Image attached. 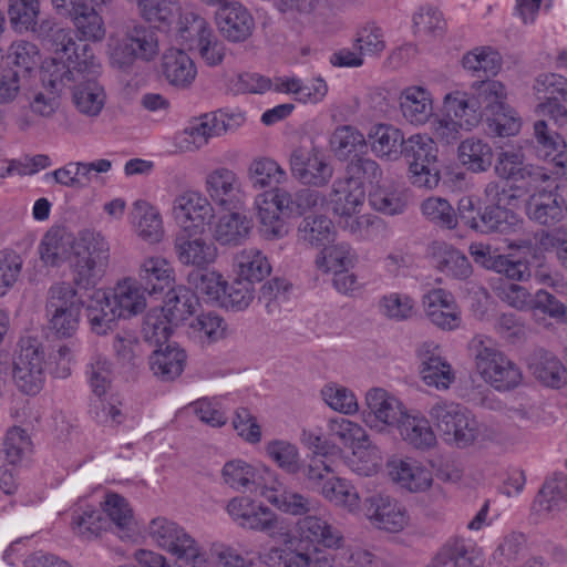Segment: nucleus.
Here are the masks:
<instances>
[{
    "label": "nucleus",
    "instance_id": "obj_54",
    "mask_svg": "<svg viewBox=\"0 0 567 567\" xmlns=\"http://www.w3.org/2000/svg\"><path fill=\"white\" fill-rule=\"evenodd\" d=\"M261 496L279 511L293 516H305L316 509L319 503L292 491L278 493L275 486H264Z\"/></svg>",
    "mask_w": 567,
    "mask_h": 567
},
{
    "label": "nucleus",
    "instance_id": "obj_19",
    "mask_svg": "<svg viewBox=\"0 0 567 567\" xmlns=\"http://www.w3.org/2000/svg\"><path fill=\"white\" fill-rule=\"evenodd\" d=\"M205 190L208 199L225 209H238L245 206L247 193L240 176L231 168L218 166L207 173Z\"/></svg>",
    "mask_w": 567,
    "mask_h": 567
},
{
    "label": "nucleus",
    "instance_id": "obj_57",
    "mask_svg": "<svg viewBox=\"0 0 567 567\" xmlns=\"http://www.w3.org/2000/svg\"><path fill=\"white\" fill-rule=\"evenodd\" d=\"M336 229L330 218L324 215L307 216L298 227V237L311 247H323L334 238Z\"/></svg>",
    "mask_w": 567,
    "mask_h": 567
},
{
    "label": "nucleus",
    "instance_id": "obj_51",
    "mask_svg": "<svg viewBox=\"0 0 567 567\" xmlns=\"http://www.w3.org/2000/svg\"><path fill=\"white\" fill-rule=\"evenodd\" d=\"M186 354L176 343L158 347L150 358V365L155 375L163 380H173L184 369Z\"/></svg>",
    "mask_w": 567,
    "mask_h": 567
},
{
    "label": "nucleus",
    "instance_id": "obj_16",
    "mask_svg": "<svg viewBox=\"0 0 567 567\" xmlns=\"http://www.w3.org/2000/svg\"><path fill=\"white\" fill-rule=\"evenodd\" d=\"M146 535L158 548L174 557L177 567H190L199 548L197 540L175 522L158 516L146 528Z\"/></svg>",
    "mask_w": 567,
    "mask_h": 567
},
{
    "label": "nucleus",
    "instance_id": "obj_22",
    "mask_svg": "<svg viewBox=\"0 0 567 567\" xmlns=\"http://www.w3.org/2000/svg\"><path fill=\"white\" fill-rule=\"evenodd\" d=\"M291 536L300 544L321 546L327 549H339L344 543L342 533L326 516L312 512L297 520L295 534Z\"/></svg>",
    "mask_w": 567,
    "mask_h": 567
},
{
    "label": "nucleus",
    "instance_id": "obj_50",
    "mask_svg": "<svg viewBox=\"0 0 567 567\" xmlns=\"http://www.w3.org/2000/svg\"><path fill=\"white\" fill-rule=\"evenodd\" d=\"M235 269L238 278L259 282L271 272V266L267 256L256 247L244 248L235 256Z\"/></svg>",
    "mask_w": 567,
    "mask_h": 567
},
{
    "label": "nucleus",
    "instance_id": "obj_46",
    "mask_svg": "<svg viewBox=\"0 0 567 567\" xmlns=\"http://www.w3.org/2000/svg\"><path fill=\"white\" fill-rule=\"evenodd\" d=\"M506 90L502 84V96L492 105H486V121L488 128L497 136H513L520 130V118L516 112L505 103Z\"/></svg>",
    "mask_w": 567,
    "mask_h": 567
},
{
    "label": "nucleus",
    "instance_id": "obj_3",
    "mask_svg": "<svg viewBox=\"0 0 567 567\" xmlns=\"http://www.w3.org/2000/svg\"><path fill=\"white\" fill-rule=\"evenodd\" d=\"M74 39L70 30L59 29L53 34V56L42 64V86L30 97L31 111L42 117H51L60 107L62 92L72 85L74 75L79 72L70 71L65 58L71 56L70 50Z\"/></svg>",
    "mask_w": 567,
    "mask_h": 567
},
{
    "label": "nucleus",
    "instance_id": "obj_63",
    "mask_svg": "<svg viewBox=\"0 0 567 567\" xmlns=\"http://www.w3.org/2000/svg\"><path fill=\"white\" fill-rule=\"evenodd\" d=\"M197 305L196 295L185 286H178L168 291L162 309L172 321L179 323L195 311Z\"/></svg>",
    "mask_w": 567,
    "mask_h": 567
},
{
    "label": "nucleus",
    "instance_id": "obj_62",
    "mask_svg": "<svg viewBox=\"0 0 567 567\" xmlns=\"http://www.w3.org/2000/svg\"><path fill=\"white\" fill-rule=\"evenodd\" d=\"M70 18L80 40L100 42L104 39L106 33L104 20L90 4L74 12Z\"/></svg>",
    "mask_w": 567,
    "mask_h": 567
},
{
    "label": "nucleus",
    "instance_id": "obj_58",
    "mask_svg": "<svg viewBox=\"0 0 567 567\" xmlns=\"http://www.w3.org/2000/svg\"><path fill=\"white\" fill-rule=\"evenodd\" d=\"M243 529L266 533L270 537H282L287 534V526L272 509L264 503L256 501L251 515L244 523Z\"/></svg>",
    "mask_w": 567,
    "mask_h": 567
},
{
    "label": "nucleus",
    "instance_id": "obj_37",
    "mask_svg": "<svg viewBox=\"0 0 567 567\" xmlns=\"http://www.w3.org/2000/svg\"><path fill=\"white\" fill-rule=\"evenodd\" d=\"M190 567H258L250 551L243 555L237 548L226 543H214L206 553L199 546Z\"/></svg>",
    "mask_w": 567,
    "mask_h": 567
},
{
    "label": "nucleus",
    "instance_id": "obj_38",
    "mask_svg": "<svg viewBox=\"0 0 567 567\" xmlns=\"http://www.w3.org/2000/svg\"><path fill=\"white\" fill-rule=\"evenodd\" d=\"M246 176L251 187L256 190H270L281 188L288 181L287 171L272 157L259 155L247 165Z\"/></svg>",
    "mask_w": 567,
    "mask_h": 567
},
{
    "label": "nucleus",
    "instance_id": "obj_30",
    "mask_svg": "<svg viewBox=\"0 0 567 567\" xmlns=\"http://www.w3.org/2000/svg\"><path fill=\"white\" fill-rule=\"evenodd\" d=\"M216 23L220 33L233 42L245 41L254 29L251 14L237 1H227L218 8Z\"/></svg>",
    "mask_w": 567,
    "mask_h": 567
},
{
    "label": "nucleus",
    "instance_id": "obj_55",
    "mask_svg": "<svg viewBox=\"0 0 567 567\" xmlns=\"http://www.w3.org/2000/svg\"><path fill=\"white\" fill-rule=\"evenodd\" d=\"M212 34L210 25L198 12L185 10L181 13L176 35L183 45L193 50Z\"/></svg>",
    "mask_w": 567,
    "mask_h": 567
},
{
    "label": "nucleus",
    "instance_id": "obj_27",
    "mask_svg": "<svg viewBox=\"0 0 567 567\" xmlns=\"http://www.w3.org/2000/svg\"><path fill=\"white\" fill-rule=\"evenodd\" d=\"M420 374L424 383L437 390H446L455 375L451 364L441 355L440 348L433 342L423 343L419 351Z\"/></svg>",
    "mask_w": 567,
    "mask_h": 567
},
{
    "label": "nucleus",
    "instance_id": "obj_4",
    "mask_svg": "<svg viewBox=\"0 0 567 567\" xmlns=\"http://www.w3.org/2000/svg\"><path fill=\"white\" fill-rule=\"evenodd\" d=\"M70 55L65 58L69 70L81 72L79 76L74 75L72 85L68 87L73 90V103L81 114L97 116L105 104L104 90L96 82L101 64L90 44H78L74 41Z\"/></svg>",
    "mask_w": 567,
    "mask_h": 567
},
{
    "label": "nucleus",
    "instance_id": "obj_64",
    "mask_svg": "<svg viewBox=\"0 0 567 567\" xmlns=\"http://www.w3.org/2000/svg\"><path fill=\"white\" fill-rule=\"evenodd\" d=\"M379 313L395 322L406 321L415 315V301L402 292H389L378 300Z\"/></svg>",
    "mask_w": 567,
    "mask_h": 567
},
{
    "label": "nucleus",
    "instance_id": "obj_49",
    "mask_svg": "<svg viewBox=\"0 0 567 567\" xmlns=\"http://www.w3.org/2000/svg\"><path fill=\"white\" fill-rule=\"evenodd\" d=\"M534 138L536 154L539 158L554 165L561 163L567 150L566 142L559 133L549 127L546 121L535 122Z\"/></svg>",
    "mask_w": 567,
    "mask_h": 567
},
{
    "label": "nucleus",
    "instance_id": "obj_18",
    "mask_svg": "<svg viewBox=\"0 0 567 567\" xmlns=\"http://www.w3.org/2000/svg\"><path fill=\"white\" fill-rule=\"evenodd\" d=\"M363 422L371 430L389 433L408 411L403 402L382 388H372L365 393Z\"/></svg>",
    "mask_w": 567,
    "mask_h": 567
},
{
    "label": "nucleus",
    "instance_id": "obj_17",
    "mask_svg": "<svg viewBox=\"0 0 567 567\" xmlns=\"http://www.w3.org/2000/svg\"><path fill=\"white\" fill-rule=\"evenodd\" d=\"M171 214L185 233H204L210 224L215 209L212 202L195 189H186L175 196Z\"/></svg>",
    "mask_w": 567,
    "mask_h": 567
},
{
    "label": "nucleus",
    "instance_id": "obj_61",
    "mask_svg": "<svg viewBox=\"0 0 567 567\" xmlns=\"http://www.w3.org/2000/svg\"><path fill=\"white\" fill-rule=\"evenodd\" d=\"M316 267L323 274L349 269L354 264V254L346 243L323 246L316 257Z\"/></svg>",
    "mask_w": 567,
    "mask_h": 567
},
{
    "label": "nucleus",
    "instance_id": "obj_5",
    "mask_svg": "<svg viewBox=\"0 0 567 567\" xmlns=\"http://www.w3.org/2000/svg\"><path fill=\"white\" fill-rule=\"evenodd\" d=\"M110 64L130 72L137 62L150 63L159 54V41L155 29L133 23L112 33L106 43Z\"/></svg>",
    "mask_w": 567,
    "mask_h": 567
},
{
    "label": "nucleus",
    "instance_id": "obj_24",
    "mask_svg": "<svg viewBox=\"0 0 567 567\" xmlns=\"http://www.w3.org/2000/svg\"><path fill=\"white\" fill-rule=\"evenodd\" d=\"M274 478L275 473L268 467L256 466L245 460L234 458L226 462L221 470L223 482L234 491H259L268 486L266 477Z\"/></svg>",
    "mask_w": 567,
    "mask_h": 567
},
{
    "label": "nucleus",
    "instance_id": "obj_47",
    "mask_svg": "<svg viewBox=\"0 0 567 567\" xmlns=\"http://www.w3.org/2000/svg\"><path fill=\"white\" fill-rule=\"evenodd\" d=\"M452 561L455 567H483L484 557L481 549L471 543L455 538L449 540L435 557L437 566Z\"/></svg>",
    "mask_w": 567,
    "mask_h": 567
},
{
    "label": "nucleus",
    "instance_id": "obj_13",
    "mask_svg": "<svg viewBox=\"0 0 567 567\" xmlns=\"http://www.w3.org/2000/svg\"><path fill=\"white\" fill-rule=\"evenodd\" d=\"M437 146L433 137L427 134H412L405 140L402 155L409 164L411 183L419 188L433 189L441 179L435 164L437 162Z\"/></svg>",
    "mask_w": 567,
    "mask_h": 567
},
{
    "label": "nucleus",
    "instance_id": "obj_10",
    "mask_svg": "<svg viewBox=\"0 0 567 567\" xmlns=\"http://www.w3.org/2000/svg\"><path fill=\"white\" fill-rule=\"evenodd\" d=\"M90 388L96 396L91 404L95 420L103 424L118 425L126 417L123 403L117 395L107 396L112 383V364L100 353L91 357L85 370Z\"/></svg>",
    "mask_w": 567,
    "mask_h": 567
},
{
    "label": "nucleus",
    "instance_id": "obj_1",
    "mask_svg": "<svg viewBox=\"0 0 567 567\" xmlns=\"http://www.w3.org/2000/svg\"><path fill=\"white\" fill-rule=\"evenodd\" d=\"M324 204V195L315 189L302 188L291 194L286 188H272L258 193L254 198L252 206L259 221L261 236L267 240H278L289 231L287 216L302 215L320 208Z\"/></svg>",
    "mask_w": 567,
    "mask_h": 567
},
{
    "label": "nucleus",
    "instance_id": "obj_39",
    "mask_svg": "<svg viewBox=\"0 0 567 567\" xmlns=\"http://www.w3.org/2000/svg\"><path fill=\"white\" fill-rule=\"evenodd\" d=\"M78 238L62 228H51L42 237L38 252L45 266L59 267L72 259Z\"/></svg>",
    "mask_w": 567,
    "mask_h": 567
},
{
    "label": "nucleus",
    "instance_id": "obj_48",
    "mask_svg": "<svg viewBox=\"0 0 567 567\" xmlns=\"http://www.w3.org/2000/svg\"><path fill=\"white\" fill-rule=\"evenodd\" d=\"M284 547L272 546L259 554L260 561L268 567H306L309 564L308 550L293 545V538L287 529L281 537Z\"/></svg>",
    "mask_w": 567,
    "mask_h": 567
},
{
    "label": "nucleus",
    "instance_id": "obj_45",
    "mask_svg": "<svg viewBox=\"0 0 567 567\" xmlns=\"http://www.w3.org/2000/svg\"><path fill=\"white\" fill-rule=\"evenodd\" d=\"M344 465L355 475L370 477L382 468L383 457L380 449L368 439L351 447V452L343 457Z\"/></svg>",
    "mask_w": 567,
    "mask_h": 567
},
{
    "label": "nucleus",
    "instance_id": "obj_12",
    "mask_svg": "<svg viewBox=\"0 0 567 567\" xmlns=\"http://www.w3.org/2000/svg\"><path fill=\"white\" fill-rule=\"evenodd\" d=\"M429 415L445 441L458 447L472 444L478 435L477 421L460 403L440 400L430 408Z\"/></svg>",
    "mask_w": 567,
    "mask_h": 567
},
{
    "label": "nucleus",
    "instance_id": "obj_35",
    "mask_svg": "<svg viewBox=\"0 0 567 567\" xmlns=\"http://www.w3.org/2000/svg\"><path fill=\"white\" fill-rule=\"evenodd\" d=\"M528 371L543 385L559 389L567 382V370L561 361L545 349L534 350L526 359Z\"/></svg>",
    "mask_w": 567,
    "mask_h": 567
},
{
    "label": "nucleus",
    "instance_id": "obj_36",
    "mask_svg": "<svg viewBox=\"0 0 567 567\" xmlns=\"http://www.w3.org/2000/svg\"><path fill=\"white\" fill-rule=\"evenodd\" d=\"M254 228L251 217L238 210L221 214L212 228L213 238L221 246H239Z\"/></svg>",
    "mask_w": 567,
    "mask_h": 567
},
{
    "label": "nucleus",
    "instance_id": "obj_6",
    "mask_svg": "<svg viewBox=\"0 0 567 567\" xmlns=\"http://www.w3.org/2000/svg\"><path fill=\"white\" fill-rule=\"evenodd\" d=\"M485 196L491 204L477 217L468 220V226L482 234L498 233L504 235L517 234L523 230L524 220L511 206L517 202V196L496 182L485 187Z\"/></svg>",
    "mask_w": 567,
    "mask_h": 567
},
{
    "label": "nucleus",
    "instance_id": "obj_15",
    "mask_svg": "<svg viewBox=\"0 0 567 567\" xmlns=\"http://www.w3.org/2000/svg\"><path fill=\"white\" fill-rule=\"evenodd\" d=\"M12 380L17 389L27 395H37L45 383V353L34 338H22L13 359Z\"/></svg>",
    "mask_w": 567,
    "mask_h": 567
},
{
    "label": "nucleus",
    "instance_id": "obj_52",
    "mask_svg": "<svg viewBox=\"0 0 567 567\" xmlns=\"http://www.w3.org/2000/svg\"><path fill=\"white\" fill-rule=\"evenodd\" d=\"M339 224L361 240H383L389 236L386 224L372 214H352L339 219Z\"/></svg>",
    "mask_w": 567,
    "mask_h": 567
},
{
    "label": "nucleus",
    "instance_id": "obj_11",
    "mask_svg": "<svg viewBox=\"0 0 567 567\" xmlns=\"http://www.w3.org/2000/svg\"><path fill=\"white\" fill-rule=\"evenodd\" d=\"M83 301L69 282H55L48 290L45 311L50 329L59 338H72L81 318Z\"/></svg>",
    "mask_w": 567,
    "mask_h": 567
},
{
    "label": "nucleus",
    "instance_id": "obj_53",
    "mask_svg": "<svg viewBox=\"0 0 567 567\" xmlns=\"http://www.w3.org/2000/svg\"><path fill=\"white\" fill-rule=\"evenodd\" d=\"M457 157L466 169L473 173H482L486 172L492 165L493 150L486 141L472 136L460 143Z\"/></svg>",
    "mask_w": 567,
    "mask_h": 567
},
{
    "label": "nucleus",
    "instance_id": "obj_14",
    "mask_svg": "<svg viewBox=\"0 0 567 567\" xmlns=\"http://www.w3.org/2000/svg\"><path fill=\"white\" fill-rule=\"evenodd\" d=\"M536 182L526 188L532 192L526 203V214L530 220L551 226L564 219L567 212L565 198L558 193L556 178L547 172H539Z\"/></svg>",
    "mask_w": 567,
    "mask_h": 567
},
{
    "label": "nucleus",
    "instance_id": "obj_56",
    "mask_svg": "<svg viewBox=\"0 0 567 567\" xmlns=\"http://www.w3.org/2000/svg\"><path fill=\"white\" fill-rule=\"evenodd\" d=\"M216 127L209 113L194 118L178 134V146L184 151H197L206 146L210 138L217 137Z\"/></svg>",
    "mask_w": 567,
    "mask_h": 567
},
{
    "label": "nucleus",
    "instance_id": "obj_33",
    "mask_svg": "<svg viewBox=\"0 0 567 567\" xmlns=\"http://www.w3.org/2000/svg\"><path fill=\"white\" fill-rule=\"evenodd\" d=\"M133 230L138 238L148 244H158L165 236L159 209L147 200H136L130 213Z\"/></svg>",
    "mask_w": 567,
    "mask_h": 567
},
{
    "label": "nucleus",
    "instance_id": "obj_26",
    "mask_svg": "<svg viewBox=\"0 0 567 567\" xmlns=\"http://www.w3.org/2000/svg\"><path fill=\"white\" fill-rule=\"evenodd\" d=\"M174 251L182 265L197 270L206 269L218 257V249L213 241L202 236L192 237L189 233L175 237Z\"/></svg>",
    "mask_w": 567,
    "mask_h": 567
},
{
    "label": "nucleus",
    "instance_id": "obj_42",
    "mask_svg": "<svg viewBox=\"0 0 567 567\" xmlns=\"http://www.w3.org/2000/svg\"><path fill=\"white\" fill-rule=\"evenodd\" d=\"M496 174L506 179L523 182L522 187L527 188L536 182V174L546 172L544 168L524 164V154L520 148H509L498 154L495 165Z\"/></svg>",
    "mask_w": 567,
    "mask_h": 567
},
{
    "label": "nucleus",
    "instance_id": "obj_7",
    "mask_svg": "<svg viewBox=\"0 0 567 567\" xmlns=\"http://www.w3.org/2000/svg\"><path fill=\"white\" fill-rule=\"evenodd\" d=\"M110 264V244L95 233H82L70 261L73 284L81 289L94 288L104 277Z\"/></svg>",
    "mask_w": 567,
    "mask_h": 567
},
{
    "label": "nucleus",
    "instance_id": "obj_25",
    "mask_svg": "<svg viewBox=\"0 0 567 567\" xmlns=\"http://www.w3.org/2000/svg\"><path fill=\"white\" fill-rule=\"evenodd\" d=\"M386 468L391 481L411 493L425 492L433 484L432 471L417 460L393 457Z\"/></svg>",
    "mask_w": 567,
    "mask_h": 567
},
{
    "label": "nucleus",
    "instance_id": "obj_23",
    "mask_svg": "<svg viewBox=\"0 0 567 567\" xmlns=\"http://www.w3.org/2000/svg\"><path fill=\"white\" fill-rule=\"evenodd\" d=\"M422 305L426 318L436 328L453 331L461 327L462 311L451 292L442 288L431 289L423 296Z\"/></svg>",
    "mask_w": 567,
    "mask_h": 567
},
{
    "label": "nucleus",
    "instance_id": "obj_21",
    "mask_svg": "<svg viewBox=\"0 0 567 567\" xmlns=\"http://www.w3.org/2000/svg\"><path fill=\"white\" fill-rule=\"evenodd\" d=\"M363 515L378 529L399 533L409 524L404 506L384 494H373L363 501Z\"/></svg>",
    "mask_w": 567,
    "mask_h": 567
},
{
    "label": "nucleus",
    "instance_id": "obj_59",
    "mask_svg": "<svg viewBox=\"0 0 567 567\" xmlns=\"http://www.w3.org/2000/svg\"><path fill=\"white\" fill-rule=\"evenodd\" d=\"M107 519L92 505H79L72 513V529L84 539H92L107 527Z\"/></svg>",
    "mask_w": 567,
    "mask_h": 567
},
{
    "label": "nucleus",
    "instance_id": "obj_41",
    "mask_svg": "<svg viewBox=\"0 0 567 567\" xmlns=\"http://www.w3.org/2000/svg\"><path fill=\"white\" fill-rule=\"evenodd\" d=\"M369 204L381 214L401 215L408 207V194L402 185L393 181H384L372 187L369 193Z\"/></svg>",
    "mask_w": 567,
    "mask_h": 567
},
{
    "label": "nucleus",
    "instance_id": "obj_8",
    "mask_svg": "<svg viewBox=\"0 0 567 567\" xmlns=\"http://www.w3.org/2000/svg\"><path fill=\"white\" fill-rule=\"evenodd\" d=\"M475 370L481 379L497 392L517 389L523 382L522 369L503 351L487 344L482 336L472 341Z\"/></svg>",
    "mask_w": 567,
    "mask_h": 567
},
{
    "label": "nucleus",
    "instance_id": "obj_28",
    "mask_svg": "<svg viewBox=\"0 0 567 567\" xmlns=\"http://www.w3.org/2000/svg\"><path fill=\"white\" fill-rule=\"evenodd\" d=\"M533 509L539 516L555 518L567 509V475L554 473L545 478L538 491Z\"/></svg>",
    "mask_w": 567,
    "mask_h": 567
},
{
    "label": "nucleus",
    "instance_id": "obj_32",
    "mask_svg": "<svg viewBox=\"0 0 567 567\" xmlns=\"http://www.w3.org/2000/svg\"><path fill=\"white\" fill-rule=\"evenodd\" d=\"M137 277L148 295L159 293L175 282V269L172 262L161 255L146 256L137 267Z\"/></svg>",
    "mask_w": 567,
    "mask_h": 567
},
{
    "label": "nucleus",
    "instance_id": "obj_40",
    "mask_svg": "<svg viewBox=\"0 0 567 567\" xmlns=\"http://www.w3.org/2000/svg\"><path fill=\"white\" fill-rule=\"evenodd\" d=\"M371 152L380 159L394 162L402 156L404 133L391 124H377L368 133Z\"/></svg>",
    "mask_w": 567,
    "mask_h": 567
},
{
    "label": "nucleus",
    "instance_id": "obj_60",
    "mask_svg": "<svg viewBox=\"0 0 567 567\" xmlns=\"http://www.w3.org/2000/svg\"><path fill=\"white\" fill-rule=\"evenodd\" d=\"M7 68H17L25 74L31 73L41 62V53L38 45L27 40H16L7 49L2 56Z\"/></svg>",
    "mask_w": 567,
    "mask_h": 567
},
{
    "label": "nucleus",
    "instance_id": "obj_2",
    "mask_svg": "<svg viewBox=\"0 0 567 567\" xmlns=\"http://www.w3.org/2000/svg\"><path fill=\"white\" fill-rule=\"evenodd\" d=\"M146 290L133 278L118 281L112 292L95 290L86 305V317L91 330L106 334L116 320L127 319L146 308Z\"/></svg>",
    "mask_w": 567,
    "mask_h": 567
},
{
    "label": "nucleus",
    "instance_id": "obj_34",
    "mask_svg": "<svg viewBox=\"0 0 567 567\" xmlns=\"http://www.w3.org/2000/svg\"><path fill=\"white\" fill-rule=\"evenodd\" d=\"M365 203V189L355 178L336 179L330 193V204L339 219L361 213Z\"/></svg>",
    "mask_w": 567,
    "mask_h": 567
},
{
    "label": "nucleus",
    "instance_id": "obj_31",
    "mask_svg": "<svg viewBox=\"0 0 567 567\" xmlns=\"http://www.w3.org/2000/svg\"><path fill=\"white\" fill-rule=\"evenodd\" d=\"M329 86L323 78L315 76L303 81L295 74L276 76V92L292 95L302 104L316 105L324 100Z\"/></svg>",
    "mask_w": 567,
    "mask_h": 567
},
{
    "label": "nucleus",
    "instance_id": "obj_20",
    "mask_svg": "<svg viewBox=\"0 0 567 567\" xmlns=\"http://www.w3.org/2000/svg\"><path fill=\"white\" fill-rule=\"evenodd\" d=\"M292 175L303 185L326 186L333 175V168L326 154L316 146L299 147L290 157Z\"/></svg>",
    "mask_w": 567,
    "mask_h": 567
},
{
    "label": "nucleus",
    "instance_id": "obj_29",
    "mask_svg": "<svg viewBox=\"0 0 567 567\" xmlns=\"http://www.w3.org/2000/svg\"><path fill=\"white\" fill-rule=\"evenodd\" d=\"M399 109L402 117L409 124L422 126L434 114L433 95L425 86L409 85L400 92Z\"/></svg>",
    "mask_w": 567,
    "mask_h": 567
},
{
    "label": "nucleus",
    "instance_id": "obj_43",
    "mask_svg": "<svg viewBox=\"0 0 567 567\" xmlns=\"http://www.w3.org/2000/svg\"><path fill=\"white\" fill-rule=\"evenodd\" d=\"M162 73L171 85L184 89L194 82L197 69L185 51L171 48L163 54Z\"/></svg>",
    "mask_w": 567,
    "mask_h": 567
},
{
    "label": "nucleus",
    "instance_id": "obj_9",
    "mask_svg": "<svg viewBox=\"0 0 567 567\" xmlns=\"http://www.w3.org/2000/svg\"><path fill=\"white\" fill-rule=\"evenodd\" d=\"M502 96V83L482 81L473 92L455 91L443 99V110L454 117L465 132L474 130L486 114V105H492Z\"/></svg>",
    "mask_w": 567,
    "mask_h": 567
},
{
    "label": "nucleus",
    "instance_id": "obj_44",
    "mask_svg": "<svg viewBox=\"0 0 567 567\" xmlns=\"http://www.w3.org/2000/svg\"><path fill=\"white\" fill-rule=\"evenodd\" d=\"M394 429L405 443L417 450L430 449L436 442L429 420L420 412L408 410Z\"/></svg>",
    "mask_w": 567,
    "mask_h": 567
}]
</instances>
